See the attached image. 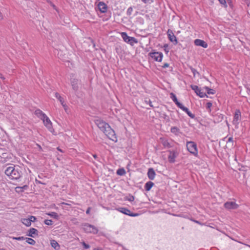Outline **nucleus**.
Wrapping results in <instances>:
<instances>
[{
    "label": "nucleus",
    "instance_id": "obj_6",
    "mask_svg": "<svg viewBox=\"0 0 250 250\" xmlns=\"http://www.w3.org/2000/svg\"><path fill=\"white\" fill-rule=\"evenodd\" d=\"M186 146L187 149L190 153L195 156L197 155L198 150L197 145L194 142L192 141L187 142Z\"/></svg>",
    "mask_w": 250,
    "mask_h": 250
},
{
    "label": "nucleus",
    "instance_id": "obj_39",
    "mask_svg": "<svg viewBox=\"0 0 250 250\" xmlns=\"http://www.w3.org/2000/svg\"><path fill=\"white\" fill-rule=\"evenodd\" d=\"M12 239L14 240H23L24 238L23 236H21V237H13Z\"/></svg>",
    "mask_w": 250,
    "mask_h": 250
},
{
    "label": "nucleus",
    "instance_id": "obj_34",
    "mask_svg": "<svg viewBox=\"0 0 250 250\" xmlns=\"http://www.w3.org/2000/svg\"><path fill=\"white\" fill-rule=\"evenodd\" d=\"M44 223L45 225L50 226L52 225V221L51 220L46 219L44 220Z\"/></svg>",
    "mask_w": 250,
    "mask_h": 250
},
{
    "label": "nucleus",
    "instance_id": "obj_5",
    "mask_svg": "<svg viewBox=\"0 0 250 250\" xmlns=\"http://www.w3.org/2000/svg\"><path fill=\"white\" fill-rule=\"evenodd\" d=\"M121 36L124 42L132 46L138 42V41L136 38L128 36L126 32H122Z\"/></svg>",
    "mask_w": 250,
    "mask_h": 250
},
{
    "label": "nucleus",
    "instance_id": "obj_13",
    "mask_svg": "<svg viewBox=\"0 0 250 250\" xmlns=\"http://www.w3.org/2000/svg\"><path fill=\"white\" fill-rule=\"evenodd\" d=\"M194 43L196 46H201L205 48H207L208 46V43L207 42H206L200 39L195 40Z\"/></svg>",
    "mask_w": 250,
    "mask_h": 250
},
{
    "label": "nucleus",
    "instance_id": "obj_26",
    "mask_svg": "<svg viewBox=\"0 0 250 250\" xmlns=\"http://www.w3.org/2000/svg\"><path fill=\"white\" fill-rule=\"evenodd\" d=\"M171 132L175 135H178L179 133V129L177 126H173L171 128Z\"/></svg>",
    "mask_w": 250,
    "mask_h": 250
},
{
    "label": "nucleus",
    "instance_id": "obj_28",
    "mask_svg": "<svg viewBox=\"0 0 250 250\" xmlns=\"http://www.w3.org/2000/svg\"><path fill=\"white\" fill-rule=\"evenodd\" d=\"M48 129L53 134L55 135H57L59 132L55 131V129L53 128V126H48Z\"/></svg>",
    "mask_w": 250,
    "mask_h": 250
},
{
    "label": "nucleus",
    "instance_id": "obj_50",
    "mask_svg": "<svg viewBox=\"0 0 250 250\" xmlns=\"http://www.w3.org/2000/svg\"><path fill=\"white\" fill-rule=\"evenodd\" d=\"M232 142V137H229L228 139V141L227 142V143H229V142Z\"/></svg>",
    "mask_w": 250,
    "mask_h": 250
},
{
    "label": "nucleus",
    "instance_id": "obj_46",
    "mask_svg": "<svg viewBox=\"0 0 250 250\" xmlns=\"http://www.w3.org/2000/svg\"><path fill=\"white\" fill-rule=\"evenodd\" d=\"M169 66V64L168 63H165L164 65L162 66V67L164 68H167Z\"/></svg>",
    "mask_w": 250,
    "mask_h": 250
},
{
    "label": "nucleus",
    "instance_id": "obj_14",
    "mask_svg": "<svg viewBox=\"0 0 250 250\" xmlns=\"http://www.w3.org/2000/svg\"><path fill=\"white\" fill-rule=\"evenodd\" d=\"M155 172L152 168H150L148 170L147 176L150 180H153L155 177Z\"/></svg>",
    "mask_w": 250,
    "mask_h": 250
},
{
    "label": "nucleus",
    "instance_id": "obj_44",
    "mask_svg": "<svg viewBox=\"0 0 250 250\" xmlns=\"http://www.w3.org/2000/svg\"><path fill=\"white\" fill-rule=\"evenodd\" d=\"M146 103H148V104H149V105H150V107H153V105L152 104V102L150 100H149L148 101H146Z\"/></svg>",
    "mask_w": 250,
    "mask_h": 250
},
{
    "label": "nucleus",
    "instance_id": "obj_55",
    "mask_svg": "<svg viewBox=\"0 0 250 250\" xmlns=\"http://www.w3.org/2000/svg\"><path fill=\"white\" fill-rule=\"evenodd\" d=\"M0 250H5L4 249H0Z\"/></svg>",
    "mask_w": 250,
    "mask_h": 250
},
{
    "label": "nucleus",
    "instance_id": "obj_53",
    "mask_svg": "<svg viewBox=\"0 0 250 250\" xmlns=\"http://www.w3.org/2000/svg\"><path fill=\"white\" fill-rule=\"evenodd\" d=\"M62 204H65V205H69V204H67V203H62Z\"/></svg>",
    "mask_w": 250,
    "mask_h": 250
},
{
    "label": "nucleus",
    "instance_id": "obj_31",
    "mask_svg": "<svg viewBox=\"0 0 250 250\" xmlns=\"http://www.w3.org/2000/svg\"><path fill=\"white\" fill-rule=\"evenodd\" d=\"M108 125L107 124H105L104 122L103 121H101V120L97 119L95 120V125Z\"/></svg>",
    "mask_w": 250,
    "mask_h": 250
},
{
    "label": "nucleus",
    "instance_id": "obj_2",
    "mask_svg": "<svg viewBox=\"0 0 250 250\" xmlns=\"http://www.w3.org/2000/svg\"><path fill=\"white\" fill-rule=\"evenodd\" d=\"M35 114L40 118L43 122L45 125L51 124V122L49 118L40 109H36L34 112Z\"/></svg>",
    "mask_w": 250,
    "mask_h": 250
},
{
    "label": "nucleus",
    "instance_id": "obj_38",
    "mask_svg": "<svg viewBox=\"0 0 250 250\" xmlns=\"http://www.w3.org/2000/svg\"><path fill=\"white\" fill-rule=\"evenodd\" d=\"M29 219L30 220L31 223L32 222H35L36 220V218L34 216H30L29 218Z\"/></svg>",
    "mask_w": 250,
    "mask_h": 250
},
{
    "label": "nucleus",
    "instance_id": "obj_42",
    "mask_svg": "<svg viewBox=\"0 0 250 250\" xmlns=\"http://www.w3.org/2000/svg\"><path fill=\"white\" fill-rule=\"evenodd\" d=\"M55 96L58 100L62 97L58 93H55Z\"/></svg>",
    "mask_w": 250,
    "mask_h": 250
},
{
    "label": "nucleus",
    "instance_id": "obj_48",
    "mask_svg": "<svg viewBox=\"0 0 250 250\" xmlns=\"http://www.w3.org/2000/svg\"><path fill=\"white\" fill-rule=\"evenodd\" d=\"M90 210H91V208H90V207L88 208L87 209V210L86 211V213L87 214H89Z\"/></svg>",
    "mask_w": 250,
    "mask_h": 250
},
{
    "label": "nucleus",
    "instance_id": "obj_45",
    "mask_svg": "<svg viewBox=\"0 0 250 250\" xmlns=\"http://www.w3.org/2000/svg\"><path fill=\"white\" fill-rule=\"evenodd\" d=\"M28 188V186L27 185H25L22 187H17L16 188H20V189H26Z\"/></svg>",
    "mask_w": 250,
    "mask_h": 250
},
{
    "label": "nucleus",
    "instance_id": "obj_7",
    "mask_svg": "<svg viewBox=\"0 0 250 250\" xmlns=\"http://www.w3.org/2000/svg\"><path fill=\"white\" fill-rule=\"evenodd\" d=\"M117 210L124 214L127 215L129 216L136 217L139 216L138 213H132L130 211V210L125 208H118Z\"/></svg>",
    "mask_w": 250,
    "mask_h": 250
},
{
    "label": "nucleus",
    "instance_id": "obj_24",
    "mask_svg": "<svg viewBox=\"0 0 250 250\" xmlns=\"http://www.w3.org/2000/svg\"><path fill=\"white\" fill-rule=\"evenodd\" d=\"M116 173L118 175L123 176L125 174L126 171L124 168H120L117 170Z\"/></svg>",
    "mask_w": 250,
    "mask_h": 250
},
{
    "label": "nucleus",
    "instance_id": "obj_27",
    "mask_svg": "<svg viewBox=\"0 0 250 250\" xmlns=\"http://www.w3.org/2000/svg\"><path fill=\"white\" fill-rule=\"evenodd\" d=\"M25 239H26V242L30 245H34L36 243L35 241L32 238H26Z\"/></svg>",
    "mask_w": 250,
    "mask_h": 250
},
{
    "label": "nucleus",
    "instance_id": "obj_20",
    "mask_svg": "<svg viewBox=\"0 0 250 250\" xmlns=\"http://www.w3.org/2000/svg\"><path fill=\"white\" fill-rule=\"evenodd\" d=\"M154 183L151 181L147 182L145 185V188L146 191H149L153 186Z\"/></svg>",
    "mask_w": 250,
    "mask_h": 250
},
{
    "label": "nucleus",
    "instance_id": "obj_8",
    "mask_svg": "<svg viewBox=\"0 0 250 250\" xmlns=\"http://www.w3.org/2000/svg\"><path fill=\"white\" fill-rule=\"evenodd\" d=\"M241 120V114L240 110L236 109L234 114V117L233 119V124L237 125L239 123Z\"/></svg>",
    "mask_w": 250,
    "mask_h": 250
},
{
    "label": "nucleus",
    "instance_id": "obj_18",
    "mask_svg": "<svg viewBox=\"0 0 250 250\" xmlns=\"http://www.w3.org/2000/svg\"><path fill=\"white\" fill-rule=\"evenodd\" d=\"M161 143L165 147L169 148L171 146L168 140L164 138H161Z\"/></svg>",
    "mask_w": 250,
    "mask_h": 250
},
{
    "label": "nucleus",
    "instance_id": "obj_17",
    "mask_svg": "<svg viewBox=\"0 0 250 250\" xmlns=\"http://www.w3.org/2000/svg\"><path fill=\"white\" fill-rule=\"evenodd\" d=\"M98 6L99 10L101 12L104 13L106 11L107 7L106 4L104 2H100Z\"/></svg>",
    "mask_w": 250,
    "mask_h": 250
},
{
    "label": "nucleus",
    "instance_id": "obj_16",
    "mask_svg": "<svg viewBox=\"0 0 250 250\" xmlns=\"http://www.w3.org/2000/svg\"><path fill=\"white\" fill-rule=\"evenodd\" d=\"M170 95V98H171L172 101L174 102V103L178 107L182 105V104L178 101L176 95L174 93H171Z\"/></svg>",
    "mask_w": 250,
    "mask_h": 250
},
{
    "label": "nucleus",
    "instance_id": "obj_12",
    "mask_svg": "<svg viewBox=\"0 0 250 250\" xmlns=\"http://www.w3.org/2000/svg\"><path fill=\"white\" fill-rule=\"evenodd\" d=\"M224 207L228 209H234L237 208L239 205L234 202H227L224 204Z\"/></svg>",
    "mask_w": 250,
    "mask_h": 250
},
{
    "label": "nucleus",
    "instance_id": "obj_19",
    "mask_svg": "<svg viewBox=\"0 0 250 250\" xmlns=\"http://www.w3.org/2000/svg\"><path fill=\"white\" fill-rule=\"evenodd\" d=\"M38 235V230L35 228H31L29 230L28 235L31 237H34V235Z\"/></svg>",
    "mask_w": 250,
    "mask_h": 250
},
{
    "label": "nucleus",
    "instance_id": "obj_4",
    "mask_svg": "<svg viewBox=\"0 0 250 250\" xmlns=\"http://www.w3.org/2000/svg\"><path fill=\"white\" fill-rule=\"evenodd\" d=\"M83 229L86 233L97 234L98 229L94 226L88 223L83 225Z\"/></svg>",
    "mask_w": 250,
    "mask_h": 250
},
{
    "label": "nucleus",
    "instance_id": "obj_10",
    "mask_svg": "<svg viewBox=\"0 0 250 250\" xmlns=\"http://www.w3.org/2000/svg\"><path fill=\"white\" fill-rule=\"evenodd\" d=\"M191 89L194 91L196 94L201 98L204 97L206 94L197 85H191Z\"/></svg>",
    "mask_w": 250,
    "mask_h": 250
},
{
    "label": "nucleus",
    "instance_id": "obj_29",
    "mask_svg": "<svg viewBox=\"0 0 250 250\" xmlns=\"http://www.w3.org/2000/svg\"><path fill=\"white\" fill-rule=\"evenodd\" d=\"M47 214L54 218H55L57 219H58V215L55 212H51L47 213Z\"/></svg>",
    "mask_w": 250,
    "mask_h": 250
},
{
    "label": "nucleus",
    "instance_id": "obj_1",
    "mask_svg": "<svg viewBox=\"0 0 250 250\" xmlns=\"http://www.w3.org/2000/svg\"><path fill=\"white\" fill-rule=\"evenodd\" d=\"M15 166L11 165L5 170V174L11 179H18L21 176V172L18 168H15Z\"/></svg>",
    "mask_w": 250,
    "mask_h": 250
},
{
    "label": "nucleus",
    "instance_id": "obj_41",
    "mask_svg": "<svg viewBox=\"0 0 250 250\" xmlns=\"http://www.w3.org/2000/svg\"><path fill=\"white\" fill-rule=\"evenodd\" d=\"M134 200V197L133 196H132V195H130L128 198H127V200H128L129 201H133V200Z\"/></svg>",
    "mask_w": 250,
    "mask_h": 250
},
{
    "label": "nucleus",
    "instance_id": "obj_37",
    "mask_svg": "<svg viewBox=\"0 0 250 250\" xmlns=\"http://www.w3.org/2000/svg\"><path fill=\"white\" fill-rule=\"evenodd\" d=\"M207 89H208L207 93L208 94H214V90L212 89H209L208 87H207Z\"/></svg>",
    "mask_w": 250,
    "mask_h": 250
},
{
    "label": "nucleus",
    "instance_id": "obj_33",
    "mask_svg": "<svg viewBox=\"0 0 250 250\" xmlns=\"http://www.w3.org/2000/svg\"><path fill=\"white\" fill-rule=\"evenodd\" d=\"M133 8L132 7H129L126 11V14L128 16H130L132 14Z\"/></svg>",
    "mask_w": 250,
    "mask_h": 250
},
{
    "label": "nucleus",
    "instance_id": "obj_21",
    "mask_svg": "<svg viewBox=\"0 0 250 250\" xmlns=\"http://www.w3.org/2000/svg\"><path fill=\"white\" fill-rule=\"evenodd\" d=\"M71 83L73 89L75 91L77 90L78 89V80L74 79L71 81Z\"/></svg>",
    "mask_w": 250,
    "mask_h": 250
},
{
    "label": "nucleus",
    "instance_id": "obj_43",
    "mask_svg": "<svg viewBox=\"0 0 250 250\" xmlns=\"http://www.w3.org/2000/svg\"><path fill=\"white\" fill-rule=\"evenodd\" d=\"M59 101L60 102L61 104L62 105H63L65 103H64V100H63V99L61 97L59 100Z\"/></svg>",
    "mask_w": 250,
    "mask_h": 250
},
{
    "label": "nucleus",
    "instance_id": "obj_3",
    "mask_svg": "<svg viewBox=\"0 0 250 250\" xmlns=\"http://www.w3.org/2000/svg\"><path fill=\"white\" fill-rule=\"evenodd\" d=\"M148 55L152 60L158 62H161L164 57L162 52L156 51L155 50H152Z\"/></svg>",
    "mask_w": 250,
    "mask_h": 250
},
{
    "label": "nucleus",
    "instance_id": "obj_54",
    "mask_svg": "<svg viewBox=\"0 0 250 250\" xmlns=\"http://www.w3.org/2000/svg\"><path fill=\"white\" fill-rule=\"evenodd\" d=\"M93 157H94L95 158H96V155H93Z\"/></svg>",
    "mask_w": 250,
    "mask_h": 250
},
{
    "label": "nucleus",
    "instance_id": "obj_9",
    "mask_svg": "<svg viewBox=\"0 0 250 250\" xmlns=\"http://www.w3.org/2000/svg\"><path fill=\"white\" fill-rule=\"evenodd\" d=\"M167 35L169 40L173 43L174 44H177L178 41L177 38L174 34L173 31L171 29H168L167 31Z\"/></svg>",
    "mask_w": 250,
    "mask_h": 250
},
{
    "label": "nucleus",
    "instance_id": "obj_25",
    "mask_svg": "<svg viewBox=\"0 0 250 250\" xmlns=\"http://www.w3.org/2000/svg\"><path fill=\"white\" fill-rule=\"evenodd\" d=\"M22 223L27 227H29L31 225V223L29 218H24L21 220Z\"/></svg>",
    "mask_w": 250,
    "mask_h": 250
},
{
    "label": "nucleus",
    "instance_id": "obj_15",
    "mask_svg": "<svg viewBox=\"0 0 250 250\" xmlns=\"http://www.w3.org/2000/svg\"><path fill=\"white\" fill-rule=\"evenodd\" d=\"M179 108L185 111L190 117L192 118L194 117V115L192 114L187 107L184 106L183 104H182V105Z\"/></svg>",
    "mask_w": 250,
    "mask_h": 250
},
{
    "label": "nucleus",
    "instance_id": "obj_49",
    "mask_svg": "<svg viewBox=\"0 0 250 250\" xmlns=\"http://www.w3.org/2000/svg\"><path fill=\"white\" fill-rule=\"evenodd\" d=\"M62 106L64 108V109L65 110V111H67V106L65 104H64L63 105H62Z\"/></svg>",
    "mask_w": 250,
    "mask_h": 250
},
{
    "label": "nucleus",
    "instance_id": "obj_11",
    "mask_svg": "<svg viewBox=\"0 0 250 250\" xmlns=\"http://www.w3.org/2000/svg\"><path fill=\"white\" fill-rule=\"evenodd\" d=\"M168 160L170 163H173L175 161V159L178 155V153L175 151H168Z\"/></svg>",
    "mask_w": 250,
    "mask_h": 250
},
{
    "label": "nucleus",
    "instance_id": "obj_32",
    "mask_svg": "<svg viewBox=\"0 0 250 250\" xmlns=\"http://www.w3.org/2000/svg\"><path fill=\"white\" fill-rule=\"evenodd\" d=\"M212 105V104L210 102H208L206 104V108H207V110L209 112L211 111V107Z\"/></svg>",
    "mask_w": 250,
    "mask_h": 250
},
{
    "label": "nucleus",
    "instance_id": "obj_47",
    "mask_svg": "<svg viewBox=\"0 0 250 250\" xmlns=\"http://www.w3.org/2000/svg\"><path fill=\"white\" fill-rule=\"evenodd\" d=\"M218 1L222 4H225L226 3L225 0H218Z\"/></svg>",
    "mask_w": 250,
    "mask_h": 250
},
{
    "label": "nucleus",
    "instance_id": "obj_35",
    "mask_svg": "<svg viewBox=\"0 0 250 250\" xmlns=\"http://www.w3.org/2000/svg\"><path fill=\"white\" fill-rule=\"evenodd\" d=\"M191 72L193 73L194 77H195L197 74L199 75V72L194 68L191 67Z\"/></svg>",
    "mask_w": 250,
    "mask_h": 250
},
{
    "label": "nucleus",
    "instance_id": "obj_52",
    "mask_svg": "<svg viewBox=\"0 0 250 250\" xmlns=\"http://www.w3.org/2000/svg\"><path fill=\"white\" fill-rule=\"evenodd\" d=\"M57 150H59V151L61 152H63L62 150L59 147H58L57 148Z\"/></svg>",
    "mask_w": 250,
    "mask_h": 250
},
{
    "label": "nucleus",
    "instance_id": "obj_30",
    "mask_svg": "<svg viewBox=\"0 0 250 250\" xmlns=\"http://www.w3.org/2000/svg\"><path fill=\"white\" fill-rule=\"evenodd\" d=\"M99 128L102 131H103L105 134L106 136H108L109 133L108 132V131L106 130L105 126H101L99 127Z\"/></svg>",
    "mask_w": 250,
    "mask_h": 250
},
{
    "label": "nucleus",
    "instance_id": "obj_22",
    "mask_svg": "<svg viewBox=\"0 0 250 250\" xmlns=\"http://www.w3.org/2000/svg\"><path fill=\"white\" fill-rule=\"evenodd\" d=\"M50 244H51V246L53 248H54L55 249H56V250L60 249V246L56 241H55L54 240H51Z\"/></svg>",
    "mask_w": 250,
    "mask_h": 250
},
{
    "label": "nucleus",
    "instance_id": "obj_40",
    "mask_svg": "<svg viewBox=\"0 0 250 250\" xmlns=\"http://www.w3.org/2000/svg\"><path fill=\"white\" fill-rule=\"evenodd\" d=\"M82 245H83V248H84V249H89V246L88 244H86V243H85V242H83L82 243Z\"/></svg>",
    "mask_w": 250,
    "mask_h": 250
},
{
    "label": "nucleus",
    "instance_id": "obj_51",
    "mask_svg": "<svg viewBox=\"0 0 250 250\" xmlns=\"http://www.w3.org/2000/svg\"><path fill=\"white\" fill-rule=\"evenodd\" d=\"M0 78H1L2 80L5 79L4 77L2 76V75L1 73H0Z\"/></svg>",
    "mask_w": 250,
    "mask_h": 250
},
{
    "label": "nucleus",
    "instance_id": "obj_23",
    "mask_svg": "<svg viewBox=\"0 0 250 250\" xmlns=\"http://www.w3.org/2000/svg\"><path fill=\"white\" fill-rule=\"evenodd\" d=\"M110 136H111V137H110V140H112V141L114 142H117V137L115 135V131L112 129L110 128Z\"/></svg>",
    "mask_w": 250,
    "mask_h": 250
},
{
    "label": "nucleus",
    "instance_id": "obj_36",
    "mask_svg": "<svg viewBox=\"0 0 250 250\" xmlns=\"http://www.w3.org/2000/svg\"><path fill=\"white\" fill-rule=\"evenodd\" d=\"M145 4H151L153 2V0H141Z\"/></svg>",
    "mask_w": 250,
    "mask_h": 250
}]
</instances>
